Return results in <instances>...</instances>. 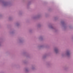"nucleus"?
Masks as SVG:
<instances>
[{"instance_id":"1","label":"nucleus","mask_w":73,"mask_h":73,"mask_svg":"<svg viewBox=\"0 0 73 73\" xmlns=\"http://www.w3.org/2000/svg\"><path fill=\"white\" fill-rule=\"evenodd\" d=\"M56 51H57V50H55V52H56Z\"/></svg>"}]
</instances>
